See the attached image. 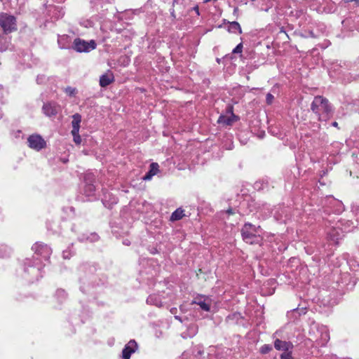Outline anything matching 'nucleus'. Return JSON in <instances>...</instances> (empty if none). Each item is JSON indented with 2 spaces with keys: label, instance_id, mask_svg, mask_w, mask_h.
I'll list each match as a JSON object with an SVG mask.
<instances>
[{
  "label": "nucleus",
  "instance_id": "nucleus-1",
  "mask_svg": "<svg viewBox=\"0 0 359 359\" xmlns=\"http://www.w3.org/2000/svg\"><path fill=\"white\" fill-rule=\"evenodd\" d=\"M311 109L320 121H327L333 114V110L328 100L323 96H316L311 104Z\"/></svg>",
  "mask_w": 359,
  "mask_h": 359
},
{
  "label": "nucleus",
  "instance_id": "nucleus-2",
  "mask_svg": "<svg viewBox=\"0 0 359 359\" xmlns=\"http://www.w3.org/2000/svg\"><path fill=\"white\" fill-rule=\"evenodd\" d=\"M0 27L4 34L15 32L18 29L15 17L6 13H1Z\"/></svg>",
  "mask_w": 359,
  "mask_h": 359
},
{
  "label": "nucleus",
  "instance_id": "nucleus-3",
  "mask_svg": "<svg viewBox=\"0 0 359 359\" xmlns=\"http://www.w3.org/2000/svg\"><path fill=\"white\" fill-rule=\"evenodd\" d=\"M259 228V226L256 227L250 223H245L241 229L243 240L250 244L256 243L258 239L257 233Z\"/></svg>",
  "mask_w": 359,
  "mask_h": 359
},
{
  "label": "nucleus",
  "instance_id": "nucleus-4",
  "mask_svg": "<svg viewBox=\"0 0 359 359\" xmlns=\"http://www.w3.org/2000/svg\"><path fill=\"white\" fill-rule=\"evenodd\" d=\"M95 48L96 43L94 40L88 42L81 39H76L74 41V49L79 53L89 52Z\"/></svg>",
  "mask_w": 359,
  "mask_h": 359
},
{
  "label": "nucleus",
  "instance_id": "nucleus-5",
  "mask_svg": "<svg viewBox=\"0 0 359 359\" xmlns=\"http://www.w3.org/2000/svg\"><path fill=\"white\" fill-rule=\"evenodd\" d=\"M28 145L30 148L39 151L46 147V142L39 135H32L28 139Z\"/></svg>",
  "mask_w": 359,
  "mask_h": 359
},
{
  "label": "nucleus",
  "instance_id": "nucleus-6",
  "mask_svg": "<svg viewBox=\"0 0 359 359\" xmlns=\"http://www.w3.org/2000/svg\"><path fill=\"white\" fill-rule=\"evenodd\" d=\"M84 193L87 196H92L95 191V175L93 173H86L84 176Z\"/></svg>",
  "mask_w": 359,
  "mask_h": 359
},
{
  "label": "nucleus",
  "instance_id": "nucleus-7",
  "mask_svg": "<svg viewBox=\"0 0 359 359\" xmlns=\"http://www.w3.org/2000/svg\"><path fill=\"white\" fill-rule=\"evenodd\" d=\"M191 304H197L203 311H209L211 306V300L208 297L198 295L192 300Z\"/></svg>",
  "mask_w": 359,
  "mask_h": 359
},
{
  "label": "nucleus",
  "instance_id": "nucleus-8",
  "mask_svg": "<svg viewBox=\"0 0 359 359\" xmlns=\"http://www.w3.org/2000/svg\"><path fill=\"white\" fill-rule=\"evenodd\" d=\"M137 349V344L135 340H130L124 347L122 351L123 359H130L132 353Z\"/></svg>",
  "mask_w": 359,
  "mask_h": 359
},
{
  "label": "nucleus",
  "instance_id": "nucleus-9",
  "mask_svg": "<svg viewBox=\"0 0 359 359\" xmlns=\"http://www.w3.org/2000/svg\"><path fill=\"white\" fill-rule=\"evenodd\" d=\"M32 249L35 253L43 255L45 258L48 257L51 253L50 248L47 245L43 243H36Z\"/></svg>",
  "mask_w": 359,
  "mask_h": 359
},
{
  "label": "nucleus",
  "instance_id": "nucleus-10",
  "mask_svg": "<svg viewBox=\"0 0 359 359\" xmlns=\"http://www.w3.org/2000/svg\"><path fill=\"white\" fill-rule=\"evenodd\" d=\"M59 105L54 102L45 103L43 106V111L47 116H55L59 110Z\"/></svg>",
  "mask_w": 359,
  "mask_h": 359
},
{
  "label": "nucleus",
  "instance_id": "nucleus-11",
  "mask_svg": "<svg viewBox=\"0 0 359 359\" xmlns=\"http://www.w3.org/2000/svg\"><path fill=\"white\" fill-rule=\"evenodd\" d=\"M114 81V76L111 72L108 71L100 77V86L105 88Z\"/></svg>",
  "mask_w": 359,
  "mask_h": 359
},
{
  "label": "nucleus",
  "instance_id": "nucleus-12",
  "mask_svg": "<svg viewBox=\"0 0 359 359\" xmlns=\"http://www.w3.org/2000/svg\"><path fill=\"white\" fill-rule=\"evenodd\" d=\"M274 347L278 351H287L292 349L293 345L291 342L277 339L274 341Z\"/></svg>",
  "mask_w": 359,
  "mask_h": 359
},
{
  "label": "nucleus",
  "instance_id": "nucleus-13",
  "mask_svg": "<svg viewBox=\"0 0 359 359\" xmlns=\"http://www.w3.org/2000/svg\"><path fill=\"white\" fill-rule=\"evenodd\" d=\"M159 172V165L157 163H151L149 166V170L145 174L142 179L149 181Z\"/></svg>",
  "mask_w": 359,
  "mask_h": 359
},
{
  "label": "nucleus",
  "instance_id": "nucleus-14",
  "mask_svg": "<svg viewBox=\"0 0 359 359\" xmlns=\"http://www.w3.org/2000/svg\"><path fill=\"white\" fill-rule=\"evenodd\" d=\"M236 120L237 117L231 112V115L230 116H226L224 115L219 116L217 122L226 126H231Z\"/></svg>",
  "mask_w": 359,
  "mask_h": 359
},
{
  "label": "nucleus",
  "instance_id": "nucleus-15",
  "mask_svg": "<svg viewBox=\"0 0 359 359\" xmlns=\"http://www.w3.org/2000/svg\"><path fill=\"white\" fill-rule=\"evenodd\" d=\"M73 120L72 121V133L76 134L79 132L80 123L81 121V116L79 114H75L72 116Z\"/></svg>",
  "mask_w": 359,
  "mask_h": 359
},
{
  "label": "nucleus",
  "instance_id": "nucleus-16",
  "mask_svg": "<svg viewBox=\"0 0 359 359\" xmlns=\"http://www.w3.org/2000/svg\"><path fill=\"white\" fill-rule=\"evenodd\" d=\"M11 46V39L5 35H0V51L3 52L9 48Z\"/></svg>",
  "mask_w": 359,
  "mask_h": 359
},
{
  "label": "nucleus",
  "instance_id": "nucleus-17",
  "mask_svg": "<svg viewBox=\"0 0 359 359\" xmlns=\"http://www.w3.org/2000/svg\"><path fill=\"white\" fill-rule=\"evenodd\" d=\"M147 303L150 305H154L158 307L162 306V302L160 297L156 294L149 295L147 299Z\"/></svg>",
  "mask_w": 359,
  "mask_h": 359
},
{
  "label": "nucleus",
  "instance_id": "nucleus-18",
  "mask_svg": "<svg viewBox=\"0 0 359 359\" xmlns=\"http://www.w3.org/2000/svg\"><path fill=\"white\" fill-rule=\"evenodd\" d=\"M228 31L231 33H237V32L238 34L242 33V29H241V25L236 21L229 22V25L228 26Z\"/></svg>",
  "mask_w": 359,
  "mask_h": 359
},
{
  "label": "nucleus",
  "instance_id": "nucleus-19",
  "mask_svg": "<svg viewBox=\"0 0 359 359\" xmlns=\"http://www.w3.org/2000/svg\"><path fill=\"white\" fill-rule=\"evenodd\" d=\"M184 210L181 208H177L175 210L170 217L172 221L180 220L184 217Z\"/></svg>",
  "mask_w": 359,
  "mask_h": 359
},
{
  "label": "nucleus",
  "instance_id": "nucleus-20",
  "mask_svg": "<svg viewBox=\"0 0 359 359\" xmlns=\"http://www.w3.org/2000/svg\"><path fill=\"white\" fill-rule=\"evenodd\" d=\"M65 92L69 95V96L72 97L74 96L76 93L77 90L75 88H72L71 86H68L65 88Z\"/></svg>",
  "mask_w": 359,
  "mask_h": 359
},
{
  "label": "nucleus",
  "instance_id": "nucleus-21",
  "mask_svg": "<svg viewBox=\"0 0 359 359\" xmlns=\"http://www.w3.org/2000/svg\"><path fill=\"white\" fill-rule=\"evenodd\" d=\"M272 350V346L269 344H264L260 348V352L263 354H266Z\"/></svg>",
  "mask_w": 359,
  "mask_h": 359
},
{
  "label": "nucleus",
  "instance_id": "nucleus-22",
  "mask_svg": "<svg viewBox=\"0 0 359 359\" xmlns=\"http://www.w3.org/2000/svg\"><path fill=\"white\" fill-rule=\"evenodd\" d=\"M280 359H292L291 350L287 351H284L280 355Z\"/></svg>",
  "mask_w": 359,
  "mask_h": 359
},
{
  "label": "nucleus",
  "instance_id": "nucleus-23",
  "mask_svg": "<svg viewBox=\"0 0 359 359\" xmlns=\"http://www.w3.org/2000/svg\"><path fill=\"white\" fill-rule=\"evenodd\" d=\"M242 50H243V44H242V43H240L233 50L232 53H241Z\"/></svg>",
  "mask_w": 359,
  "mask_h": 359
},
{
  "label": "nucleus",
  "instance_id": "nucleus-24",
  "mask_svg": "<svg viewBox=\"0 0 359 359\" xmlns=\"http://www.w3.org/2000/svg\"><path fill=\"white\" fill-rule=\"evenodd\" d=\"M274 100V96L271 93H267L266 96V102L268 104H271L273 103Z\"/></svg>",
  "mask_w": 359,
  "mask_h": 359
},
{
  "label": "nucleus",
  "instance_id": "nucleus-25",
  "mask_svg": "<svg viewBox=\"0 0 359 359\" xmlns=\"http://www.w3.org/2000/svg\"><path fill=\"white\" fill-rule=\"evenodd\" d=\"M72 134L74 137V141L75 142V143L77 144H79L81 142V138L80 135H79V133H77L76 134H74V133H72Z\"/></svg>",
  "mask_w": 359,
  "mask_h": 359
},
{
  "label": "nucleus",
  "instance_id": "nucleus-26",
  "mask_svg": "<svg viewBox=\"0 0 359 359\" xmlns=\"http://www.w3.org/2000/svg\"><path fill=\"white\" fill-rule=\"evenodd\" d=\"M57 295L65 297L66 294H65V290H58L57 291Z\"/></svg>",
  "mask_w": 359,
  "mask_h": 359
},
{
  "label": "nucleus",
  "instance_id": "nucleus-27",
  "mask_svg": "<svg viewBox=\"0 0 359 359\" xmlns=\"http://www.w3.org/2000/svg\"><path fill=\"white\" fill-rule=\"evenodd\" d=\"M346 3L355 2L357 6H359V0H344Z\"/></svg>",
  "mask_w": 359,
  "mask_h": 359
},
{
  "label": "nucleus",
  "instance_id": "nucleus-28",
  "mask_svg": "<svg viewBox=\"0 0 359 359\" xmlns=\"http://www.w3.org/2000/svg\"><path fill=\"white\" fill-rule=\"evenodd\" d=\"M332 126H334V127H336V128H338V123L336 122V121H334L332 123Z\"/></svg>",
  "mask_w": 359,
  "mask_h": 359
},
{
  "label": "nucleus",
  "instance_id": "nucleus-29",
  "mask_svg": "<svg viewBox=\"0 0 359 359\" xmlns=\"http://www.w3.org/2000/svg\"><path fill=\"white\" fill-rule=\"evenodd\" d=\"M226 212H227L228 214H229V215H231V214H233V212L232 209H231V208H230V209H229V210H227Z\"/></svg>",
  "mask_w": 359,
  "mask_h": 359
},
{
  "label": "nucleus",
  "instance_id": "nucleus-30",
  "mask_svg": "<svg viewBox=\"0 0 359 359\" xmlns=\"http://www.w3.org/2000/svg\"><path fill=\"white\" fill-rule=\"evenodd\" d=\"M194 9V11L196 12V13L198 15V14H199L198 7V6H196Z\"/></svg>",
  "mask_w": 359,
  "mask_h": 359
},
{
  "label": "nucleus",
  "instance_id": "nucleus-31",
  "mask_svg": "<svg viewBox=\"0 0 359 359\" xmlns=\"http://www.w3.org/2000/svg\"><path fill=\"white\" fill-rule=\"evenodd\" d=\"M203 353V351L201 350H198V351L197 353L198 355H202Z\"/></svg>",
  "mask_w": 359,
  "mask_h": 359
},
{
  "label": "nucleus",
  "instance_id": "nucleus-32",
  "mask_svg": "<svg viewBox=\"0 0 359 359\" xmlns=\"http://www.w3.org/2000/svg\"><path fill=\"white\" fill-rule=\"evenodd\" d=\"M332 239L333 241H337L338 238H335L334 237H333V238H332Z\"/></svg>",
  "mask_w": 359,
  "mask_h": 359
},
{
  "label": "nucleus",
  "instance_id": "nucleus-33",
  "mask_svg": "<svg viewBox=\"0 0 359 359\" xmlns=\"http://www.w3.org/2000/svg\"><path fill=\"white\" fill-rule=\"evenodd\" d=\"M1 256L4 257V255H0V257H1Z\"/></svg>",
  "mask_w": 359,
  "mask_h": 359
},
{
  "label": "nucleus",
  "instance_id": "nucleus-34",
  "mask_svg": "<svg viewBox=\"0 0 359 359\" xmlns=\"http://www.w3.org/2000/svg\"><path fill=\"white\" fill-rule=\"evenodd\" d=\"M252 1H255V0H252Z\"/></svg>",
  "mask_w": 359,
  "mask_h": 359
}]
</instances>
